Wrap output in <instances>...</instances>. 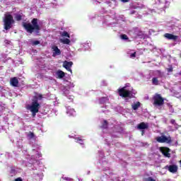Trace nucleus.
<instances>
[{"label":"nucleus","instance_id":"obj_1","mask_svg":"<svg viewBox=\"0 0 181 181\" xmlns=\"http://www.w3.org/2000/svg\"><path fill=\"white\" fill-rule=\"evenodd\" d=\"M22 26L28 32V33H39L41 30L40 25H39V19L33 18L30 23L23 22Z\"/></svg>","mask_w":181,"mask_h":181},{"label":"nucleus","instance_id":"obj_2","mask_svg":"<svg viewBox=\"0 0 181 181\" xmlns=\"http://www.w3.org/2000/svg\"><path fill=\"white\" fill-rule=\"evenodd\" d=\"M27 110L30 111L33 118L36 117V114H37V112H39V110H40V104L37 102V96L33 97L32 103L27 107Z\"/></svg>","mask_w":181,"mask_h":181},{"label":"nucleus","instance_id":"obj_3","mask_svg":"<svg viewBox=\"0 0 181 181\" xmlns=\"http://www.w3.org/2000/svg\"><path fill=\"white\" fill-rule=\"evenodd\" d=\"M4 28L5 30H9L12 28V25L15 23V20H13V16L11 14L5 15L4 19Z\"/></svg>","mask_w":181,"mask_h":181},{"label":"nucleus","instance_id":"obj_4","mask_svg":"<svg viewBox=\"0 0 181 181\" xmlns=\"http://www.w3.org/2000/svg\"><path fill=\"white\" fill-rule=\"evenodd\" d=\"M153 105L155 107H161V105H163V104H165V99L162 98V95H160V94L156 93L155 95L153 97Z\"/></svg>","mask_w":181,"mask_h":181},{"label":"nucleus","instance_id":"obj_5","mask_svg":"<svg viewBox=\"0 0 181 181\" xmlns=\"http://www.w3.org/2000/svg\"><path fill=\"white\" fill-rule=\"evenodd\" d=\"M117 92L119 97H122V98H128V97H131V90L127 89V86L119 88Z\"/></svg>","mask_w":181,"mask_h":181},{"label":"nucleus","instance_id":"obj_6","mask_svg":"<svg viewBox=\"0 0 181 181\" xmlns=\"http://www.w3.org/2000/svg\"><path fill=\"white\" fill-rule=\"evenodd\" d=\"M156 140L159 144H172L173 142L172 137H170V136L167 137L166 136L163 135L161 136L156 137Z\"/></svg>","mask_w":181,"mask_h":181},{"label":"nucleus","instance_id":"obj_7","mask_svg":"<svg viewBox=\"0 0 181 181\" xmlns=\"http://www.w3.org/2000/svg\"><path fill=\"white\" fill-rule=\"evenodd\" d=\"M148 128H149V124L148 123L141 122L137 125V129L141 130L140 132L141 136H144L145 135L144 129H148Z\"/></svg>","mask_w":181,"mask_h":181},{"label":"nucleus","instance_id":"obj_8","mask_svg":"<svg viewBox=\"0 0 181 181\" xmlns=\"http://www.w3.org/2000/svg\"><path fill=\"white\" fill-rule=\"evenodd\" d=\"M160 151L165 158H170V149L168 147H160Z\"/></svg>","mask_w":181,"mask_h":181},{"label":"nucleus","instance_id":"obj_9","mask_svg":"<svg viewBox=\"0 0 181 181\" xmlns=\"http://www.w3.org/2000/svg\"><path fill=\"white\" fill-rule=\"evenodd\" d=\"M164 37H165V39H168V40H174L176 41L177 40V38L179 37L177 35H174L173 34H170V33H165L164 35Z\"/></svg>","mask_w":181,"mask_h":181},{"label":"nucleus","instance_id":"obj_10","mask_svg":"<svg viewBox=\"0 0 181 181\" xmlns=\"http://www.w3.org/2000/svg\"><path fill=\"white\" fill-rule=\"evenodd\" d=\"M73 66V62H67L64 61L63 64V67L66 69L68 71H71V66Z\"/></svg>","mask_w":181,"mask_h":181},{"label":"nucleus","instance_id":"obj_11","mask_svg":"<svg viewBox=\"0 0 181 181\" xmlns=\"http://www.w3.org/2000/svg\"><path fill=\"white\" fill-rule=\"evenodd\" d=\"M166 168L170 172V173H176L177 172L178 167L177 165H167Z\"/></svg>","mask_w":181,"mask_h":181},{"label":"nucleus","instance_id":"obj_12","mask_svg":"<svg viewBox=\"0 0 181 181\" xmlns=\"http://www.w3.org/2000/svg\"><path fill=\"white\" fill-rule=\"evenodd\" d=\"M10 83L11 85L13 86V87H18V84H19V81L18 80V78L13 77L11 78Z\"/></svg>","mask_w":181,"mask_h":181},{"label":"nucleus","instance_id":"obj_13","mask_svg":"<svg viewBox=\"0 0 181 181\" xmlns=\"http://www.w3.org/2000/svg\"><path fill=\"white\" fill-rule=\"evenodd\" d=\"M53 50L54 52L53 56H54V54H57V56H60V54H62V51H60V49H59L57 46L53 47Z\"/></svg>","mask_w":181,"mask_h":181},{"label":"nucleus","instance_id":"obj_14","mask_svg":"<svg viewBox=\"0 0 181 181\" xmlns=\"http://www.w3.org/2000/svg\"><path fill=\"white\" fill-rule=\"evenodd\" d=\"M145 37H146V35H145L144 33H142L141 31L137 33V39H145Z\"/></svg>","mask_w":181,"mask_h":181},{"label":"nucleus","instance_id":"obj_15","mask_svg":"<svg viewBox=\"0 0 181 181\" xmlns=\"http://www.w3.org/2000/svg\"><path fill=\"white\" fill-rule=\"evenodd\" d=\"M57 76H58V78H63L64 76H66V74L63 71H58L57 72Z\"/></svg>","mask_w":181,"mask_h":181},{"label":"nucleus","instance_id":"obj_16","mask_svg":"<svg viewBox=\"0 0 181 181\" xmlns=\"http://www.w3.org/2000/svg\"><path fill=\"white\" fill-rule=\"evenodd\" d=\"M153 86H159V80L158 78L153 77L151 80Z\"/></svg>","mask_w":181,"mask_h":181},{"label":"nucleus","instance_id":"obj_17","mask_svg":"<svg viewBox=\"0 0 181 181\" xmlns=\"http://www.w3.org/2000/svg\"><path fill=\"white\" fill-rule=\"evenodd\" d=\"M60 42L63 43V45H70V40L69 38L60 39Z\"/></svg>","mask_w":181,"mask_h":181},{"label":"nucleus","instance_id":"obj_18","mask_svg":"<svg viewBox=\"0 0 181 181\" xmlns=\"http://www.w3.org/2000/svg\"><path fill=\"white\" fill-rule=\"evenodd\" d=\"M22 16H23V14H15V19L18 22H19L22 19Z\"/></svg>","mask_w":181,"mask_h":181},{"label":"nucleus","instance_id":"obj_19","mask_svg":"<svg viewBox=\"0 0 181 181\" xmlns=\"http://www.w3.org/2000/svg\"><path fill=\"white\" fill-rule=\"evenodd\" d=\"M61 36L62 37H69L70 38V34H69V33H67L66 31H64L62 34Z\"/></svg>","mask_w":181,"mask_h":181},{"label":"nucleus","instance_id":"obj_20","mask_svg":"<svg viewBox=\"0 0 181 181\" xmlns=\"http://www.w3.org/2000/svg\"><path fill=\"white\" fill-rule=\"evenodd\" d=\"M27 136L30 138V139H33V138H35V133L29 132V133L27 134Z\"/></svg>","mask_w":181,"mask_h":181},{"label":"nucleus","instance_id":"obj_21","mask_svg":"<svg viewBox=\"0 0 181 181\" xmlns=\"http://www.w3.org/2000/svg\"><path fill=\"white\" fill-rule=\"evenodd\" d=\"M102 128H104L105 129H107V128H108V122H107V120L103 121Z\"/></svg>","mask_w":181,"mask_h":181},{"label":"nucleus","instance_id":"obj_22","mask_svg":"<svg viewBox=\"0 0 181 181\" xmlns=\"http://www.w3.org/2000/svg\"><path fill=\"white\" fill-rule=\"evenodd\" d=\"M76 142H78V144H80L81 145H84V143L83 142V139L80 137H77L76 139Z\"/></svg>","mask_w":181,"mask_h":181},{"label":"nucleus","instance_id":"obj_23","mask_svg":"<svg viewBox=\"0 0 181 181\" xmlns=\"http://www.w3.org/2000/svg\"><path fill=\"white\" fill-rule=\"evenodd\" d=\"M121 39H122L123 40H128V35L123 34L121 35Z\"/></svg>","mask_w":181,"mask_h":181},{"label":"nucleus","instance_id":"obj_24","mask_svg":"<svg viewBox=\"0 0 181 181\" xmlns=\"http://www.w3.org/2000/svg\"><path fill=\"white\" fill-rule=\"evenodd\" d=\"M37 98V101H41V100L43 98V95L42 94H39L37 96H35Z\"/></svg>","mask_w":181,"mask_h":181},{"label":"nucleus","instance_id":"obj_25","mask_svg":"<svg viewBox=\"0 0 181 181\" xmlns=\"http://www.w3.org/2000/svg\"><path fill=\"white\" fill-rule=\"evenodd\" d=\"M167 71L168 73H172V71H173V67L170 66L169 68L167 69Z\"/></svg>","mask_w":181,"mask_h":181},{"label":"nucleus","instance_id":"obj_26","mask_svg":"<svg viewBox=\"0 0 181 181\" xmlns=\"http://www.w3.org/2000/svg\"><path fill=\"white\" fill-rule=\"evenodd\" d=\"M145 181H156L155 179L152 178V177H148V178L146 179Z\"/></svg>","mask_w":181,"mask_h":181},{"label":"nucleus","instance_id":"obj_27","mask_svg":"<svg viewBox=\"0 0 181 181\" xmlns=\"http://www.w3.org/2000/svg\"><path fill=\"white\" fill-rule=\"evenodd\" d=\"M136 52H134L130 54V57L132 59L134 57H136Z\"/></svg>","mask_w":181,"mask_h":181},{"label":"nucleus","instance_id":"obj_28","mask_svg":"<svg viewBox=\"0 0 181 181\" xmlns=\"http://www.w3.org/2000/svg\"><path fill=\"white\" fill-rule=\"evenodd\" d=\"M40 41L35 40V41L33 42V45H35V46L37 45H40Z\"/></svg>","mask_w":181,"mask_h":181},{"label":"nucleus","instance_id":"obj_29","mask_svg":"<svg viewBox=\"0 0 181 181\" xmlns=\"http://www.w3.org/2000/svg\"><path fill=\"white\" fill-rule=\"evenodd\" d=\"M170 124H173V125H175V124H176V121L175 119H172L170 120Z\"/></svg>","mask_w":181,"mask_h":181},{"label":"nucleus","instance_id":"obj_30","mask_svg":"<svg viewBox=\"0 0 181 181\" xmlns=\"http://www.w3.org/2000/svg\"><path fill=\"white\" fill-rule=\"evenodd\" d=\"M132 108H133V110H136V103H134V104L132 105Z\"/></svg>","mask_w":181,"mask_h":181},{"label":"nucleus","instance_id":"obj_31","mask_svg":"<svg viewBox=\"0 0 181 181\" xmlns=\"http://www.w3.org/2000/svg\"><path fill=\"white\" fill-rule=\"evenodd\" d=\"M139 107H141V103L137 102L136 103V108H139Z\"/></svg>","mask_w":181,"mask_h":181},{"label":"nucleus","instance_id":"obj_32","mask_svg":"<svg viewBox=\"0 0 181 181\" xmlns=\"http://www.w3.org/2000/svg\"><path fill=\"white\" fill-rule=\"evenodd\" d=\"M15 181H23L21 177H18L15 180Z\"/></svg>","mask_w":181,"mask_h":181},{"label":"nucleus","instance_id":"obj_33","mask_svg":"<svg viewBox=\"0 0 181 181\" xmlns=\"http://www.w3.org/2000/svg\"><path fill=\"white\" fill-rule=\"evenodd\" d=\"M105 100H107L106 98H100V103H103V101H105Z\"/></svg>","mask_w":181,"mask_h":181},{"label":"nucleus","instance_id":"obj_34","mask_svg":"<svg viewBox=\"0 0 181 181\" xmlns=\"http://www.w3.org/2000/svg\"><path fill=\"white\" fill-rule=\"evenodd\" d=\"M64 180H70V178L67 177H65L63 178Z\"/></svg>","mask_w":181,"mask_h":181},{"label":"nucleus","instance_id":"obj_35","mask_svg":"<svg viewBox=\"0 0 181 181\" xmlns=\"http://www.w3.org/2000/svg\"><path fill=\"white\" fill-rule=\"evenodd\" d=\"M129 0H121V1L122 2H124V3H125V2H128Z\"/></svg>","mask_w":181,"mask_h":181},{"label":"nucleus","instance_id":"obj_36","mask_svg":"<svg viewBox=\"0 0 181 181\" xmlns=\"http://www.w3.org/2000/svg\"><path fill=\"white\" fill-rule=\"evenodd\" d=\"M180 57L181 58V54H180Z\"/></svg>","mask_w":181,"mask_h":181}]
</instances>
